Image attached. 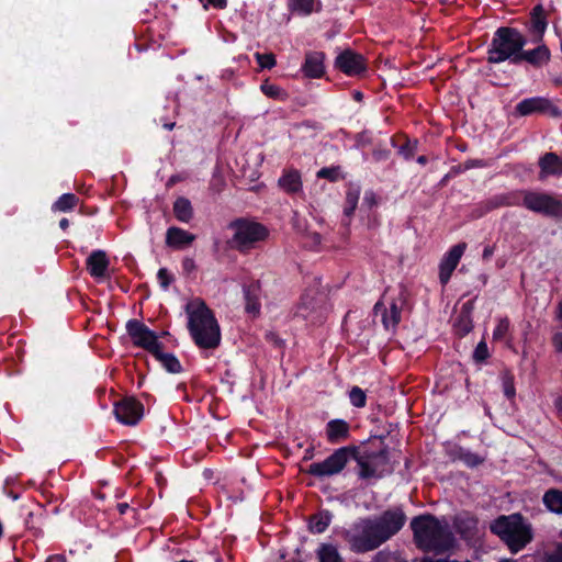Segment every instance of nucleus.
Returning <instances> with one entry per match:
<instances>
[{
    "mask_svg": "<svg viewBox=\"0 0 562 562\" xmlns=\"http://www.w3.org/2000/svg\"><path fill=\"white\" fill-rule=\"evenodd\" d=\"M406 515L396 507L373 518H362L342 532L350 549L357 553L373 551L395 536L404 526Z\"/></svg>",
    "mask_w": 562,
    "mask_h": 562,
    "instance_id": "f257e3e1",
    "label": "nucleus"
},
{
    "mask_svg": "<svg viewBox=\"0 0 562 562\" xmlns=\"http://www.w3.org/2000/svg\"><path fill=\"white\" fill-rule=\"evenodd\" d=\"M411 528L418 548L435 553H445L456 546V538L446 520L432 515L413 518Z\"/></svg>",
    "mask_w": 562,
    "mask_h": 562,
    "instance_id": "f03ea898",
    "label": "nucleus"
},
{
    "mask_svg": "<svg viewBox=\"0 0 562 562\" xmlns=\"http://www.w3.org/2000/svg\"><path fill=\"white\" fill-rule=\"evenodd\" d=\"M188 328L194 342L204 349L216 348L221 342V329L213 312L201 299L190 301L186 306Z\"/></svg>",
    "mask_w": 562,
    "mask_h": 562,
    "instance_id": "7ed1b4c3",
    "label": "nucleus"
},
{
    "mask_svg": "<svg viewBox=\"0 0 562 562\" xmlns=\"http://www.w3.org/2000/svg\"><path fill=\"white\" fill-rule=\"evenodd\" d=\"M491 530L508 546L513 553L525 548L532 539L530 527L524 522L519 514L498 517L491 525Z\"/></svg>",
    "mask_w": 562,
    "mask_h": 562,
    "instance_id": "20e7f679",
    "label": "nucleus"
},
{
    "mask_svg": "<svg viewBox=\"0 0 562 562\" xmlns=\"http://www.w3.org/2000/svg\"><path fill=\"white\" fill-rule=\"evenodd\" d=\"M229 227L234 231L228 240L231 248L240 252H246L254 248L258 241H262L268 236V231L259 223L248 220H237L231 223Z\"/></svg>",
    "mask_w": 562,
    "mask_h": 562,
    "instance_id": "39448f33",
    "label": "nucleus"
},
{
    "mask_svg": "<svg viewBox=\"0 0 562 562\" xmlns=\"http://www.w3.org/2000/svg\"><path fill=\"white\" fill-rule=\"evenodd\" d=\"M360 468L359 475L362 479L381 476L387 471L389 465V450L386 447H381L378 450L363 449L362 451L355 448L352 453Z\"/></svg>",
    "mask_w": 562,
    "mask_h": 562,
    "instance_id": "423d86ee",
    "label": "nucleus"
},
{
    "mask_svg": "<svg viewBox=\"0 0 562 562\" xmlns=\"http://www.w3.org/2000/svg\"><path fill=\"white\" fill-rule=\"evenodd\" d=\"M352 453H355V447L339 448L323 462L312 463L306 469V473L316 477L335 475L345 468L349 459H352Z\"/></svg>",
    "mask_w": 562,
    "mask_h": 562,
    "instance_id": "0eeeda50",
    "label": "nucleus"
},
{
    "mask_svg": "<svg viewBox=\"0 0 562 562\" xmlns=\"http://www.w3.org/2000/svg\"><path fill=\"white\" fill-rule=\"evenodd\" d=\"M522 205L546 216L562 217V201L549 193L525 191Z\"/></svg>",
    "mask_w": 562,
    "mask_h": 562,
    "instance_id": "6e6552de",
    "label": "nucleus"
},
{
    "mask_svg": "<svg viewBox=\"0 0 562 562\" xmlns=\"http://www.w3.org/2000/svg\"><path fill=\"white\" fill-rule=\"evenodd\" d=\"M407 291L400 286L391 297L390 308L387 310L382 301H379L374 305V315L381 314V322L385 329H393L401 321V312L407 302Z\"/></svg>",
    "mask_w": 562,
    "mask_h": 562,
    "instance_id": "1a4fd4ad",
    "label": "nucleus"
},
{
    "mask_svg": "<svg viewBox=\"0 0 562 562\" xmlns=\"http://www.w3.org/2000/svg\"><path fill=\"white\" fill-rule=\"evenodd\" d=\"M126 329L134 345L148 350L150 353L161 345L156 334L136 319L128 321Z\"/></svg>",
    "mask_w": 562,
    "mask_h": 562,
    "instance_id": "9d476101",
    "label": "nucleus"
},
{
    "mask_svg": "<svg viewBox=\"0 0 562 562\" xmlns=\"http://www.w3.org/2000/svg\"><path fill=\"white\" fill-rule=\"evenodd\" d=\"M524 45L520 37H494L488 49V61L501 63L519 52Z\"/></svg>",
    "mask_w": 562,
    "mask_h": 562,
    "instance_id": "9b49d317",
    "label": "nucleus"
},
{
    "mask_svg": "<svg viewBox=\"0 0 562 562\" xmlns=\"http://www.w3.org/2000/svg\"><path fill=\"white\" fill-rule=\"evenodd\" d=\"M515 110L521 116L546 113L552 117H559L562 114L560 109L549 99L541 97L525 99L516 105Z\"/></svg>",
    "mask_w": 562,
    "mask_h": 562,
    "instance_id": "f8f14e48",
    "label": "nucleus"
},
{
    "mask_svg": "<svg viewBox=\"0 0 562 562\" xmlns=\"http://www.w3.org/2000/svg\"><path fill=\"white\" fill-rule=\"evenodd\" d=\"M116 418L125 425H136L144 414V406L133 397L124 398L115 405Z\"/></svg>",
    "mask_w": 562,
    "mask_h": 562,
    "instance_id": "ddd939ff",
    "label": "nucleus"
},
{
    "mask_svg": "<svg viewBox=\"0 0 562 562\" xmlns=\"http://www.w3.org/2000/svg\"><path fill=\"white\" fill-rule=\"evenodd\" d=\"M335 67L348 76H359L366 70V60L361 54L345 49L336 57Z\"/></svg>",
    "mask_w": 562,
    "mask_h": 562,
    "instance_id": "4468645a",
    "label": "nucleus"
},
{
    "mask_svg": "<svg viewBox=\"0 0 562 562\" xmlns=\"http://www.w3.org/2000/svg\"><path fill=\"white\" fill-rule=\"evenodd\" d=\"M325 299L316 289L307 290L301 297L296 314L303 318H308L312 314H322Z\"/></svg>",
    "mask_w": 562,
    "mask_h": 562,
    "instance_id": "2eb2a0df",
    "label": "nucleus"
},
{
    "mask_svg": "<svg viewBox=\"0 0 562 562\" xmlns=\"http://www.w3.org/2000/svg\"><path fill=\"white\" fill-rule=\"evenodd\" d=\"M467 248L465 243H460L453 246L449 252L443 257L439 267V279L441 284H447L452 272L457 268L464 250Z\"/></svg>",
    "mask_w": 562,
    "mask_h": 562,
    "instance_id": "dca6fc26",
    "label": "nucleus"
},
{
    "mask_svg": "<svg viewBox=\"0 0 562 562\" xmlns=\"http://www.w3.org/2000/svg\"><path fill=\"white\" fill-rule=\"evenodd\" d=\"M539 179L544 180L549 176H562V159L555 153H546L539 159Z\"/></svg>",
    "mask_w": 562,
    "mask_h": 562,
    "instance_id": "f3484780",
    "label": "nucleus"
},
{
    "mask_svg": "<svg viewBox=\"0 0 562 562\" xmlns=\"http://www.w3.org/2000/svg\"><path fill=\"white\" fill-rule=\"evenodd\" d=\"M324 58L321 52L307 53L302 67L304 75L308 78H321L325 72Z\"/></svg>",
    "mask_w": 562,
    "mask_h": 562,
    "instance_id": "a211bd4d",
    "label": "nucleus"
},
{
    "mask_svg": "<svg viewBox=\"0 0 562 562\" xmlns=\"http://www.w3.org/2000/svg\"><path fill=\"white\" fill-rule=\"evenodd\" d=\"M109 267V259L103 250H95L87 259V269L94 278H104Z\"/></svg>",
    "mask_w": 562,
    "mask_h": 562,
    "instance_id": "6ab92c4d",
    "label": "nucleus"
},
{
    "mask_svg": "<svg viewBox=\"0 0 562 562\" xmlns=\"http://www.w3.org/2000/svg\"><path fill=\"white\" fill-rule=\"evenodd\" d=\"M195 240V235L179 227H170L166 234V244L173 248H184Z\"/></svg>",
    "mask_w": 562,
    "mask_h": 562,
    "instance_id": "aec40b11",
    "label": "nucleus"
},
{
    "mask_svg": "<svg viewBox=\"0 0 562 562\" xmlns=\"http://www.w3.org/2000/svg\"><path fill=\"white\" fill-rule=\"evenodd\" d=\"M288 10L300 16H306L321 8L319 0H286Z\"/></svg>",
    "mask_w": 562,
    "mask_h": 562,
    "instance_id": "412c9836",
    "label": "nucleus"
},
{
    "mask_svg": "<svg viewBox=\"0 0 562 562\" xmlns=\"http://www.w3.org/2000/svg\"><path fill=\"white\" fill-rule=\"evenodd\" d=\"M547 25L546 11L541 4H537L530 13V30L537 35H543Z\"/></svg>",
    "mask_w": 562,
    "mask_h": 562,
    "instance_id": "4be33fe9",
    "label": "nucleus"
},
{
    "mask_svg": "<svg viewBox=\"0 0 562 562\" xmlns=\"http://www.w3.org/2000/svg\"><path fill=\"white\" fill-rule=\"evenodd\" d=\"M349 436V425L342 419H334L327 424V438L330 442H337Z\"/></svg>",
    "mask_w": 562,
    "mask_h": 562,
    "instance_id": "5701e85b",
    "label": "nucleus"
},
{
    "mask_svg": "<svg viewBox=\"0 0 562 562\" xmlns=\"http://www.w3.org/2000/svg\"><path fill=\"white\" fill-rule=\"evenodd\" d=\"M279 186L288 193L299 192L302 188L301 175L297 170L286 171L280 179Z\"/></svg>",
    "mask_w": 562,
    "mask_h": 562,
    "instance_id": "b1692460",
    "label": "nucleus"
},
{
    "mask_svg": "<svg viewBox=\"0 0 562 562\" xmlns=\"http://www.w3.org/2000/svg\"><path fill=\"white\" fill-rule=\"evenodd\" d=\"M165 368L171 373H178L181 371V364L179 360L172 355L164 352L161 345L151 353Z\"/></svg>",
    "mask_w": 562,
    "mask_h": 562,
    "instance_id": "393cba45",
    "label": "nucleus"
},
{
    "mask_svg": "<svg viewBox=\"0 0 562 562\" xmlns=\"http://www.w3.org/2000/svg\"><path fill=\"white\" fill-rule=\"evenodd\" d=\"M173 213L180 222H190L193 217V209L190 201L186 198H178L173 204Z\"/></svg>",
    "mask_w": 562,
    "mask_h": 562,
    "instance_id": "a878e982",
    "label": "nucleus"
},
{
    "mask_svg": "<svg viewBox=\"0 0 562 562\" xmlns=\"http://www.w3.org/2000/svg\"><path fill=\"white\" fill-rule=\"evenodd\" d=\"M477 520L469 515H460L454 519V527L462 536H470L476 529Z\"/></svg>",
    "mask_w": 562,
    "mask_h": 562,
    "instance_id": "bb28decb",
    "label": "nucleus"
},
{
    "mask_svg": "<svg viewBox=\"0 0 562 562\" xmlns=\"http://www.w3.org/2000/svg\"><path fill=\"white\" fill-rule=\"evenodd\" d=\"M544 505L554 513L562 514V492L549 490L543 496Z\"/></svg>",
    "mask_w": 562,
    "mask_h": 562,
    "instance_id": "cd10ccee",
    "label": "nucleus"
},
{
    "mask_svg": "<svg viewBox=\"0 0 562 562\" xmlns=\"http://www.w3.org/2000/svg\"><path fill=\"white\" fill-rule=\"evenodd\" d=\"M521 57L533 65H541L549 59V50L544 46H539L532 50L524 52Z\"/></svg>",
    "mask_w": 562,
    "mask_h": 562,
    "instance_id": "c85d7f7f",
    "label": "nucleus"
},
{
    "mask_svg": "<svg viewBox=\"0 0 562 562\" xmlns=\"http://www.w3.org/2000/svg\"><path fill=\"white\" fill-rule=\"evenodd\" d=\"M317 554L319 562H344L337 549L331 544H323Z\"/></svg>",
    "mask_w": 562,
    "mask_h": 562,
    "instance_id": "c756f323",
    "label": "nucleus"
},
{
    "mask_svg": "<svg viewBox=\"0 0 562 562\" xmlns=\"http://www.w3.org/2000/svg\"><path fill=\"white\" fill-rule=\"evenodd\" d=\"M261 91L269 98L274 100H284L288 94L277 85L269 83L268 81L261 85Z\"/></svg>",
    "mask_w": 562,
    "mask_h": 562,
    "instance_id": "7c9ffc66",
    "label": "nucleus"
},
{
    "mask_svg": "<svg viewBox=\"0 0 562 562\" xmlns=\"http://www.w3.org/2000/svg\"><path fill=\"white\" fill-rule=\"evenodd\" d=\"M78 198L75 194L66 193L63 194L55 203V209L58 211H68L76 206Z\"/></svg>",
    "mask_w": 562,
    "mask_h": 562,
    "instance_id": "2f4dec72",
    "label": "nucleus"
},
{
    "mask_svg": "<svg viewBox=\"0 0 562 562\" xmlns=\"http://www.w3.org/2000/svg\"><path fill=\"white\" fill-rule=\"evenodd\" d=\"M329 521L330 516L328 514L316 515L311 519V530L321 533L328 527Z\"/></svg>",
    "mask_w": 562,
    "mask_h": 562,
    "instance_id": "473e14b6",
    "label": "nucleus"
},
{
    "mask_svg": "<svg viewBox=\"0 0 562 562\" xmlns=\"http://www.w3.org/2000/svg\"><path fill=\"white\" fill-rule=\"evenodd\" d=\"M246 311L249 313H257L259 311V303L255 288L245 289Z\"/></svg>",
    "mask_w": 562,
    "mask_h": 562,
    "instance_id": "72a5a7b5",
    "label": "nucleus"
},
{
    "mask_svg": "<svg viewBox=\"0 0 562 562\" xmlns=\"http://www.w3.org/2000/svg\"><path fill=\"white\" fill-rule=\"evenodd\" d=\"M502 384L504 394L508 398H514L516 394L515 385H514V376L508 371L503 372L502 374Z\"/></svg>",
    "mask_w": 562,
    "mask_h": 562,
    "instance_id": "f704fd0d",
    "label": "nucleus"
},
{
    "mask_svg": "<svg viewBox=\"0 0 562 562\" xmlns=\"http://www.w3.org/2000/svg\"><path fill=\"white\" fill-rule=\"evenodd\" d=\"M349 398L351 404L356 407H363L366 405V393L359 386H353L350 390Z\"/></svg>",
    "mask_w": 562,
    "mask_h": 562,
    "instance_id": "c9c22d12",
    "label": "nucleus"
},
{
    "mask_svg": "<svg viewBox=\"0 0 562 562\" xmlns=\"http://www.w3.org/2000/svg\"><path fill=\"white\" fill-rule=\"evenodd\" d=\"M358 200H359V192H357V191L347 192L346 206L344 210L346 216H350L353 213V211L357 207Z\"/></svg>",
    "mask_w": 562,
    "mask_h": 562,
    "instance_id": "e433bc0d",
    "label": "nucleus"
},
{
    "mask_svg": "<svg viewBox=\"0 0 562 562\" xmlns=\"http://www.w3.org/2000/svg\"><path fill=\"white\" fill-rule=\"evenodd\" d=\"M456 328L459 335L464 336L472 329V323L468 315H460L456 323Z\"/></svg>",
    "mask_w": 562,
    "mask_h": 562,
    "instance_id": "4c0bfd02",
    "label": "nucleus"
},
{
    "mask_svg": "<svg viewBox=\"0 0 562 562\" xmlns=\"http://www.w3.org/2000/svg\"><path fill=\"white\" fill-rule=\"evenodd\" d=\"M508 329H509V322H508V319L507 318L499 319L496 328L494 329L493 338L495 340L503 339L506 336Z\"/></svg>",
    "mask_w": 562,
    "mask_h": 562,
    "instance_id": "58836bf2",
    "label": "nucleus"
},
{
    "mask_svg": "<svg viewBox=\"0 0 562 562\" xmlns=\"http://www.w3.org/2000/svg\"><path fill=\"white\" fill-rule=\"evenodd\" d=\"M204 10L214 9V10H224L228 5L227 0H199Z\"/></svg>",
    "mask_w": 562,
    "mask_h": 562,
    "instance_id": "ea45409f",
    "label": "nucleus"
},
{
    "mask_svg": "<svg viewBox=\"0 0 562 562\" xmlns=\"http://www.w3.org/2000/svg\"><path fill=\"white\" fill-rule=\"evenodd\" d=\"M257 61L261 68H272L276 65V58L273 54H256Z\"/></svg>",
    "mask_w": 562,
    "mask_h": 562,
    "instance_id": "a19ab883",
    "label": "nucleus"
},
{
    "mask_svg": "<svg viewBox=\"0 0 562 562\" xmlns=\"http://www.w3.org/2000/svg\"><path fill=\"white\" fill-rule=\"evenodd\" d=\"M460 459L469 467H476L483 463L484 459L472 452H463Z\"/></svg>",
    "mask_w": 562,
    "mask_h": 562,
    "instance_id": "79ce46f5",
    "label": "nucleus"
},
{
    "mask_svg": "<svg viewBox=\"0 0 562 562\" xmlns=\"http://www.w3.org/2000/svg\"><path fill=\"white\" fill-rule=\"evenodd\" d=\"M417 142L407 140L404 145L400 147V154L404 156L405 159H409L414 156L416 150Z\"/></svg>",
    "mask_w": 562,
    "mask_h": 562,
    "instance_id": "37998d69",
    "label": "nucleus"
},
{
    "mask_svg": "<svg viewBox=\"0 0 562 562\" xmlns=\"http://www.w3.org/2000/svg\"><path fill=\"white\" fill-rule=\"evenodd\" d=\"M488 357L487 346L484 341H481L474 351V359L476 361H483Z\"/></svg>",
    "mask_w": 562,
    "mask_h": 562,
    "instance_id": "c03bdc74",
    "label": "nucleus"
},
{
    "mask_svg": "<svg viewBox=\"0 0 562 562\" xmlns=\"http://www.w3.org/2000/svg\"><path fill=\"white\" fill-rule=\"evenodd\" d=\"M305 237H306V244L310 247L318 246L321 244V240H322V236L317 232H307Z\"/></svg>",
    "mask_w": 562,
    "mask_h": 562,
    "instance_id": "a18cd8bd",
    "label": "nucleus"
},
{
    "mask_svg": "<svg viewBox=\"0 0 562 562\" xmlns=\"http://www.w3.org/2000/svg\"><path fill=\"white\" fill-rule=\"evenodd\" d=\"M157 276L160 281L161 286L164 289H167L172 281V278L169 276L167 269H165V268L159 269Z\"/></svg>",
    "mask_w": 562,
    "mask_h": 562,
    "instance_id": "49530a36",
    "label": "nucleus"
},
{
    "mask_svg": "<svg viewBox=\"0 0 562 562\" xmlns=\"http://www.w3.org/2000/svg\"><path fill=\"white\" fill-rule=\"evenodd\" d=\"M493 35H521L519 31L514 27L508 26H499L497 27Z\"/></svg>",
    "mask_w": 562,
    "mask_h": 562,
    "instance_id": "de8ad7c7",
    "label": "nucleus"
},
{
    "mask_svg": "<svg viewBox=\"0 0 562 562\" xmlns=\"http://www.w3.org/2000/svg\"><path fill=\"white\" fill-rule=\"evenodd\" d=\"M371 562H398V560L390 553L379 552Z\"/></svg>",
    "mask_w": 562,
    "mask_h": 562,
    "instance_id": "09e8293b",
    "label": "nucleus"
},
{
    "mask_svg": "<svg viewBox=\"0 0 562 562\" xmlns=\"http://www.w3.org/2000/svg\"><path fill=\"white\" fill-rule=\"evenodd\" d=\"M493 207H498L501 205H513V202L509 200L508 196L501 195L496 196L493 201Z\"/></svg>",
    "mask_w": 562,
    "mask_h": 562,
    "instance_id": "8fccbe9b",
    "label": "nucleus"
},
{
    "mask_svg": "<svg viewBox=\"0 0 562 562\" xmlns=\"http://www.w3.org/2000/svg\"><path fill=\"white\" fill-rule=\"evenodd\" d=\"M552 344L557 352H562V331L555 333L553 335Z\"/></svg>",
    "mask_w": 562,
    "mask_h": 562,
    "instance_id": "3c124183",
    "label": "nucleus"
},
{
    "mask_svg": "<svg viewBox=\"0 0 562 562\" xmlns=\"http://www.w3.org/2000/svg\"><path fill=\"white\" fill-rule=\"evenodd\" d=\"M549 562H562V543L548 558Z\"/></svg>",
    "mask_w": 562,
    "mask_h": 562,
    "instance_id": "603ef678",
    "label": "nucleus"
},
{
    "mask_svg": "<svg viewBox=\"0 0 562 562\" xmlns=\"http://www.w3.org/2000/svg\"><path fill=\"white\" fill-rule=\"evenodd\" d=\"M182 267L187 273H191L196 268L195 262L192 258H184L182 261Z\"/></svg>",
    "mask_w": 562,
    "mask_h": 562,
    "instance_id": "864d4df0",
    "label": "nucleus"
},
{
    "mask_svg": "<svg viewBox=\"0 0 562 562\" xmlns=\"http://www.w3.org/2000/svg\"><path fill=\"white\" fill-rule=\"evenodd\" d=\"M494 254V247L493 246H487L484 248L483 250V254H482V258L483 260H488Z\"/></svg>",
    "mask_w": 562,
    "mask_h": 562,
    "instance_id": "5fc2aeb1",
    "label": "nucleus"
},
{
    "mask_svg": "<svg viewBox=\"0 0 562 562\" xmlns=\"http://www.w3.org/2000/svg\"><path fill=\"white\" fill-rule=\"evenodd\" d=\"M45 562H66V558L63 554H55L48 557Z\"/></svg>",
    "mask_w": 562,
    "mask_h": 562,
    "instance_id": "6e6d98bb",
    "label": "nucleus"
},
{
    "mask_svg": "<svg viewBox=\"0 0 562 562\" xmlns=\"http://www.w3.org/2000/svg\"><path fill=\"white\" fill-rule=\"evenodd\" d=\"M116 508H117L119 513L123 515L126 513V510L130 508V506L127 503H120L116 505Z\"/></svg>",
    "mask_w": 562,
    "mask_h": 562,
    "instance_id": "4d7b16f0",
    "label": "nucleus"
},
{
    "mask_svg": "<svg viewBox=\"0 0 562 562\" xmlns=\"http://www.w3.org/2000/svg\"><path fill=\"white\" fill-rule=\"evenodd\" d=\"M554 406L560 416H562V396L558 397L554 402Z\"/></svg>",
    "mask_w": 562,
    "mask_h": 562,
    "instance_id": "13d9d810",
    "label": "nucleus"
},
{
    "mask_svg": "<svg viewBox=\"0 0 562 562\" xmlns=\"http://www.w3.org/2000/svg\"><path fill=\"white\" fill-rule=\"evenodd\" d=\"M328 175H329V170H328V169H326V168L321 169V170L318 171V173H317V176H318L319 178H326V177H328Z\"/></svg>",
    "mask_w": 562,
    "mask_h": 562,
    "instance_id": "bf43d9fd",
    "label": "nucleus"
},
{
    "mask_svg": "<svg viewBox=\"0 0 562 562\" xmlns=\"http://www.w3.org/2000/svg\"><path fill=\"white\" fill-rule=\"evenodd\" d=\"M557 318L559 321H562V301L559 303L558 308H557Z\"/></svg>",
    "mask_w": 562,
    "mask_h": 562,
    "instance_id": "052dcab7",
    "label": "nucleus"
},
{
    "mask_svg": "<svg viewBox=\"0 0 562 562\" xmlns=\"http://www.w3.org/2000/svg\"><path fill=\"white\" fill-rule=\"evenodd\" d=\"M68 225H69V222H68V220H67V218H63V220L59 222V226H60V228H63V229H66V228L68 227Z\"/></svg>",
    "mask_w": 562,
    "mask_h": 562,
    "instance_id": "680f3d73",
    "label": "nucleus"
},
{
    "mask_svg": "<svg viewBox=\"0 0 562 562\" xmlns=\"http://www.w3.org/2000/svg\"><path fill=\"white\" fill-rule=\"evenodd\" d=\"M485 23L484 20H479L476 23H475V30L476 31H481L483 30V24Z\"/></svg>",
    "mask_w": 562,
    "mask_h": 562,
    "instance_id": "e2e57ef3",
    "label": "nucleus"
},
{
    "mask_svg": "<svg viewBox=\"0 0 562 562\" xmlns=\"http://www.w3.org/2000/svg\"><path fill=\"white\" fill-rule=\"evenodd\" d=\"M553 82L555 86H562V75L560 76H557L554 79H553Z\"/></svg>",
    "mask_w": 562,
    "mask_h": 562,
    "instance_id": "0e129e2a",
    "label": "nucleus"
},
{
    "mask_svg": "<svg viewBox=\"0 0 562 562\" xmlns=\"http://www.w3.org/2000/svg\"><path fill=\"white\" fill-rule=\"evenodd\" d=\"M426 161H427V159H426V157H425V156H419V157L417 158V162H418V164L424 165V164H426Z\"/></svg>",
    "mask_w": 562,
    "mask_h": 562,
    "instance_id": "69168bd1",
    "label": "nucleus"
},
{
    "mask_svg": "<svg viewBox=\"0 0 562 562\" xmlns=\"http://www.w3.org/2000/svg\"><path fill=\"white\" fill-rule=\"evenodd\" d=\"M355 98H356L357 100H360V99L362 98L361 92H359V91H358V92H356V93H355Z\"/></svg>",
    "mask_w": 562,
    "mask_h": 562,
    "instance_id": "338daca9",
    "label": "nucleus"
},
{
    "mask_svg": "<svg viewBox=\"0 0 562 562\" xmlns=\"http://www.w3.org/2000/svg\"><path fill=\"white\" fill-rule=\"evenodd\" d=\"M501 562H517V561L506 559V560H502Z\"/></svg>",
    "mask_w": 562,
    "mask_h": 562,
    "instance_id": "774afa93",
    "label": "nucleus"
}]
</instances>
